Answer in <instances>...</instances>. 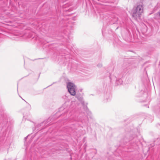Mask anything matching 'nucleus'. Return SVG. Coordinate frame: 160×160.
I'll return each instance as SVG.
<instances>
[{"instance_id": "nucleus-1", "label": "nucleus", "mask_w": 160, "mask_h": 160, "mask_svg": "<svg viewBox=\"0 0 160 160\" xmlns=\"http://www.w3.org/2000/svg\"><path fill=\"white\" fill-rule=\"evenodd\" d=\"M143 12V7L141 4L138 5L135 9L132 14L133 17H140Z\"/></svg>"}, {"instance_id": "nucleus-2", "label": "nucleus", "mask_w": 160, "mask_h": 160, "mask_svg": "<svg viewBox=\"0 0 160 160\" xmlns=\"http://www.w3.org/2000/svg\"><path fill=\"white\" fill-rule=\"evenodd\" d=\"M67 87L71 95L75 96L76 95L75 86L73 83L70 82L68 83Z\"/></svg>"}]
</instances>
